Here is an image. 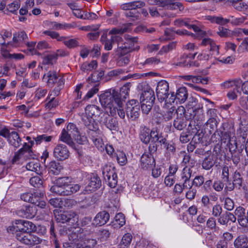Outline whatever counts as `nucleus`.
<instances>
[{
  "instance_id": "31",
  "label": "nucleus",
  "mask_w": 248,
  "mask_h": 248,
  "mask_svg": "<svg viewBox=\"0 0 248 248\" xmlns=\"http://www.w3.org/2000/svg\"><path fill=\"white\" fill-rule=\"evenodd\" d=\"M78 244L75 246L78 248H93L97 244V241L95 239L83 237V239L81 243H78Z\"/></svg>"
},
{
  "instance_id": "44",
  "label": "nucleus",
  "mask_w": 248,
  "mask_h": 248,
  "mask_svg": "<svg viewBox=\"0 0 248 248\" xmlns=\"http://www.w3.org/2000/svg\"><path fill=\"white\" fill-rule=\"evenodd\" d=\"M67 187L59 186L55 184L50 188V191L52 193H56L59 195L67 196Z\"/></svg>"
},
{
  "instance_id": "46",
  "label": "nucleus",
  "mask_w": 248,
  "mask_h": 248,
  "mask_svg": "<svg viewBox=\"0 0 248 248\" xmlns=\"http://www.w3.org/2000/svg\"><path fill=\"white\" fill-rule=\"evenodd\" d=\"M55 96H56L50 95V93L49 94V96L47 97L46 99H49L50 100L46 105V108L50 110L56 108L58 106L59 102L57 99H55Z\"/></svg>"
},
{
  "instance_id": "24",
  "label": "nucleus",
  "mask_w": 248,
  "mask_h": 248,
  "mask_svg": "<svg viewBox=\"0 0 248 248\" xmlns=\"http://www.w3.org/2000/svg\"><path fill=\"white\" fill-rule=\"evenodd\" d=\"M110 216L108 213L103 211L98 213L93 219V224L96 226H102L106 224L109 220Z\"/></svg>"
},
{
  "instance_id": "11",
  "label": "nucleus",
  "mask_w": 248,
  "mask_h": 248,
  "mask_svg": "<svg viewBox=\"0 0 248 248\" xmlns=\"http://www.w3.org/2000/svg\"><path fill=\"white\" fill-rule=\"evenodd\" d=\"M101 126H105L111 131H117L119 128L118 121L115 118H112L105 113L99 122Z\"/></svg>"
},
{
  "instance_id": "18",
  "label": "nucleus",
  "mask_w": 248,
  "mask_h": 248,
  "mask_svg": "<svg viewBox=\"0 0 248 248\" xmlns=\"http://www.w3.org/2000/svg\"><path fill=\"white\" fill-rule=\"evenodd\" d=\"M44 191L42 189L35 190L33 193L31 192H25L22 194L20 196V198L22 200L31 202L32 204L36 203L37 199L40 196H44Z\"/></svg>"
},
{
  "instance_id": "26",
  "label": "nucleus",
  "mask_w": 248,
  "mask_h": 248,
  "mask_svg": "<svg viewBox=\"0 0 248 248\" xmlns=\"http://www.w3.org/2000/svg\"><path fill=\"white\" fill-rule=\"evenodd\" d=\"M191 165L189 166H186L183 169L181 173V179L185 183L189 182L190 179L192 176V170L191 168L194 165L195 162L193 161L190 162Z\"/></svg>"
},
{
  "instance_id": "1",
  "label": "nucleus",
  "mask_w": 248,
  "mask_h": 248,
  "mask_svg": "<svg viewBox=\"0 0 248 248\" xmlns=\"http://www.w3.org/2000/svg\"><path fill=\"white\" fill-rule=\"evenodd\" d=\"M104 114L103 110L99 106L88 105L85 108L84 113H82L81 115L82 122L90 131L89 133V135L91 136L90 139L97 147L101 146L102 141L98 138L97 134L100 131L95 121L99 122Z\"/></svg>"
},
{
  "instance_id": "13",
  "label": "nucleus",
  "mask_w": 248,
  "mask_h": 248,
  "mask_svg": "<svg viewBox=\"0 0 248 248\" xmlns=\"http://www.w3.org/2000/svg\"><path fill=\"white\" fill-rule=\"evenodd\" d=\"M169 85L166 80H162L157 83L156 88V96L159 100L161 102L164 101L168 95Z\"/></svg>"
},
{
  "instance_id": "57",
  "label": "nucleus",
  "mask_w": 248,
  "mask_h": 248,
  "mask_svg": "<svg viewBox=\"0 0 248 248\" xmlns=\"http://www.w3.org/2000/svg\"><path fill=\"white\" fill-rule=\"evenodd\" d=\"M125 223L124 215L121 213L117 214L115 217V225H118L119 227L123 226Z\"/></svg>"
},
{
  "instance_id": "20",
  "label": "nucleus",
  "mask_w": 248,
  "mask_h": 248,
  "mask_svg": "<svg viewBox=\"0 0 248 248\" xmlns=\"http://www.w3.org/2000/svg\"><path fill=\"white\" fill-rule=\"evenodd\" d=\"M155 164V160L151 154H144L140 158V166L143 170H146L152 168Z\"/></svg>"
},
{
  "instance_id": "7",
  "label": "nucleus",
  "mask_w": 248,
  "mask_h": 248,
  "mask_svg": "<svg viewBox=\"0 0 248 248\" xmlns=\"http://www.w3.org/2000/svg\"><path fill=\"white\" fill-rule=\"evenodd\" d=\"M28 38V36L24 31L14 33L13 41L8 42L7 43L4 42L1 43V51H4L9 46L13 47H17L21 45L23 43H25L26 40Z\"/></svg>"
},
{
  "instance_id": "30",
  "label": "nucleus",
  "mask_w": 248,
  "mask_h": 248,
  "mask_svg": "<svg viewBox=\"0 0 248 248\" xmlns=\"http://www.w3.org/2000/svg\"><path fill=\"white\" fill-rule=\"evenodd\" d=\"M196 54L197 53L193 54L184 53L181 56L180 61L176 63V65L179 66H188L190 60H194Z\"/></svg>"
},
{
  "instance_id": "56",
  "label": "nucleus",
  "mask_w": 248,
  "mask_h": 248,
  "mask_svg": "<svg viewBox=\"0 0 248 248\" xmlns=\"http://www.w3.org/2000/svg\"><path fill=\"white\" fill-rule=\"evenodd\" d=\"M66 130L75 138L76 136L78 135L79 132L76 124L73 123H69L67 125Z\"/></svg>"
},
{
  "instance_id": "51",
  "label": "nucleus",
  "mask_w": 248,
  "mask_h": 248,
  "mask_svg": "<svg viewBox=\"0 0 248 248\" xmlns=\"http://www.w3.org/2000/svg\"><path fill=\"white\" fill-rule=\"evenodd\" d=\"M30 183L35 187L43 188V180L39 176L32 177L30 180Z\"/></svg>"
},
{
  "instance_id": "52",
  "label": "nucleus",
  "mask_w": 248,
  "mask_h": 248,
  "mask_svg": "<svg viewBox=\"0 0 248 248\" xmlns=\"http://www.w3.org/2000/svg\"><path fill=\"white\" fill-rule=\"evenodd\" d=\"M233 183L235 185V186L238 188L242 186L243 178L239 172L235 171L233 175Z\"/></svg>"
},
{
  "instance_id": "5",
  "label": "nucleus",
  "mask_w": 248,
  "mask_h": 248,
  "mask_svg": "<svg viewBox=\"0 0 248 248\" xmlns=\"http://www.w3.org/2000/svg\"><path fill=\"white\" fill-rule=\"evenodd\" d=\"M138 88L142 92L140 96V101L154 103L155 95L154 91L146 82H142L138 86Z\"/></svg>"
},
{
  "instance_id": "58",
  "label": "nucleus",
  "mask_w": 248,
  "mask_h": 248,
  "mask_svg": "<svg viewBox=\"0 0 248 248\" xmlns=\"http://www.w3.org/2000/svg\"><path fill=\"white\" fill-rule=\"evenodd\" d=\"M189 189L186 193V198L189 201L194 200L196 197L197 190L195 188H192V185L188 184Z\"/></svg>"
},
{
  "instance_id": "45",
  "label": "nucleus",
  "mask_w": 248,
  "mask_h": 248,
  "mask_svg": "<svg viewBox=\"0 0 248 248\" xmlns=\"http://www.w3.org/2000/svg\"><path fill=\"white\" fill-rule=\"evenodd\" d=\"M97 66V63L95 61H92L91 62H84L81 66V70L84 72H88L95 69Z\"/></svg>"
},
{
  "instance_id": "4",
  "label": "nucleus",
  "mask_w": 248,
  "mask_h": 248,
  "mask_svg": "<svg viewBox=\"0 0 248 248\" xmlns=\"http://www.w3.org/2000/svg\"><path fill=\"white\" fill-rule=\"evenodd\" d=\"M102 174L105 182L112 188L117 184V175L115 168L110 163L105 164L102 168Z\"/></svg>"
},
{
  "instance_id": "39",
  "label": "nucleus",
  "mask_w": 248,
  "mask_h": 248,
  "mask_svg": "<svg viewBox=\"0 0 248 248\" xmlns=\"http://www.w3.org/2000/svg\"><path fill=\"white\" fill-rule=\"evenodd\" d=\"M175 94L177 99H178L181 103H184L188 96L186 88L185 87H180L177 90Z\"/></svg>"
},
{
  "instance_id": "29",
  "label": "nucleus",
  "mask_w": 248,
  "mask_h": 248,
  "mask_svg": "<svg viewBox=\"0 0 248 248\" xmlns=\"http://www.w3.org/2000/svg\"><path fill=\"white\" fill-rule=\"evenodd\" d=\"M17 222L19 223L20 227L22 229L20 231L31 233L36 229L35 225L31 221L19 219Z\"/></svg>"
},
{
  "instance_id": "32",
  "label": "nucleus",
  "mask_w": 248,
  "mask_h": 248,
  "mask_svg": "<svg viewBox=\"0 0 248 248\" xmlns=\"http://www.w3.org/2000/svg\"><path fill=\"white\" fill-rule=\"evenodd\" d=\"M235 248H248V238L244 234L239 235L234 241Z\"/></svg>"
},
{
  "instance_id": "15",
  "label": "nucleus",
  "mask_w": 248,
  "mask_h": 248,
  "mask_svg": "<svg viewBox=\"0 0 248 248\" xmlns=\"http://www.w3.org/2000/svg\"><path fill=\"white\" fill-rule=\"evenodd\" d=\"M37 209L36 206H23L16 211V214L22 217L31 218L36 214Z\"/></svg>"
},
{
  "instance_id": "27",
  "label": "nucleus",
  "mask_w": 248,
  "mask_h": 248,
  "mask_svg": "<svg viewBox=\"0 0 248 248\" xmlns=\"http://www.w3.org/2000/svg\"><path fill=\"white\" fill-rule=\"evenodd\" d=\"M150 137L152 143L158 142L161 145L166 143V139L155 128H153L151 130V135Z\"/></svg>"
},
{
  "instance_id": "6",
  "label": "nucleus",
  "mask_w": 248,
  "mask_h": 248,
  "mask_svg": "<svg viewBox=\"0 0 248 248\" xmlns=\"http://www.w3.org/2000/svg\"><path fill=\"white\" fill-rule=\"evenodd\" d=\"M16 239L22 244L27 245H34L40 243L42 239L31 233L18 231L16 234Z\"/></svg>"
},
{
  "instance_id": "40",
  "label": "nucleus",
  "mask_w": 248,
  "mask_h": 248,
  "mask_svg": "<svg viewBox=\"0 0 248 248\" xmlns=\"http://www.w3.org/2000/svg\"><path fill=\"white\" fill-rule=\"evenodd\" d=\"M23 151L22 152L23 155V158L24 159H34L36 156L33 153L31 146H29L27 143L23 144L22 148Z\"/></svg>"
},
{
  "instance_id": "43",
  "label": "nucleus",
  "mask_w": 248,
  "mask_h": 248,
  "mask_svg": "<svg viewBox=\"0 0 248 248\" xmlns=\"http://www.w3.org/2000/svg\"><path fill=\"white\" fill-rule=\"evenodd\" d=\"M186 121L183 118L179 116L174 120L173 125L178 130H183L186 126Z\"/></svg>"
},
{
  "instance_id": "54",
  "label": "nucleus",
  "mask_w": 248,
  "mask_h": 248,
  "mask_svg": "<svg viewBox=\"0 0 248 248\" xmlns=\"http://www.w3.org/2000/svg\"><path fill=\"white\" fill-rule=\"evenodd\" d=\"M53 139V136H47L46 134L38 136L36 138H34L36 144H40L43 141L46 142H50Z\"/></svg>"
},
{
  "instance_id": "17",
  "label": "nucleus",
  "mask_w": 248,
  "mask_h": 248,
  "mask_svg": "<svg viewBox=\"0 0 248 248\" xmlns=\"http://www.w3.org/2000/svg\"><path fill=\"white\" fill-rule=\"evenodd\" d=\"M122 38L118 35L110 36L108 38V35L104 33L101 37V41L104 45V48L106 50H110L112 48V46L114 42H119Z\"/></svg>"
},
{
  "instance_id": "2",
  "label": "nucleus",
  "mask_w": 248,
  "mask_h": 248,
  "mask_svg": "<svg viewBox=\"0 0 248 248\" xmlns=\"http://www.w3.org/2000/svg\"><path fill=\"white\" fill-rule=\"evenodd\" d=\"M119 92L115 90H109L102 93L99 96L101 105L105 108L107 113L112 116L117 114L122 119L125 118L123 103L119 98Z\"/></svg>"
},
{
  "instance_id": "22",
  "label": "nucleus",
  "mask_w": 248,
  "mask_h": 248,
  "mask_svg": "<svg viewBox=\"0 0 248 248\" xmlns=\"http://www.w3.org/2000/svg\"><path fill=\"white\" fill-rule=\"evenodd\" d=\"M84 236V234L80 228L77 230L75 229V231L68 235L69 239L74 244L73 246L78 245V243H81Z\"/></svg>"
},
{
  "instance_id": "28",
  "label": "nucleus",
  "mask_w": 248,
  "mask_h": 248,
  "mask_svg": "<svg viewBox=\"0 0 248 248\" xmlns=\"http://www.w3.org/2000/svg\"><path fill=\"white\" fill-rule=\"evenodd\" d=\"M204 120L205 117L202 109L198 108L197 110H196V115L194 119L196 128H200L203 124Z\"/></svg>"
},
{
  "instance_id": "36",
  "label": "nucleus",
  "mask_w": 248,
  "mask_h": 248,
  "mask_svg": "<svg viewBox=\"0 0 248 248\" xmlns=\"http://www.w3.org/2000/svg\"><path fill=\"white\" fill-rule=\"evenodd\" d=\"M235 147L231 144L229 146V150L232 154V159L233 163L237 165L240 162V154L239 152H237L236 149L238 147L237 142H235Z\"/></svg>"
},
{
  "instance_id": "49",
  "label": "nucleus",
  "mask_w": 248,
  "mask_h": 248,
  "mask_svg": "<svg viewBox=\"0 0 248 248\" xmlns=\"http://www.w3.org/2000/svg\"><path fill=\"white\" fill-rule=\"evenodd\" d=\"M124 16L133 21L138 20L140 19V14L136 10L125 12Z\"/></svg>"
},
{
  "instance_id": "35",
  "label": "nucleus",
  "mask_w": 248,
  "mask_h": 248,
  "mask_svg": "<svg viewBox=\"0 0 248 248\" xmlns=\"http://www.w3.org/2000/svg\"><path fill=\"white\" fill-rule=\"evenodd\" d=\"M8 141L15 148H18L21 145V139L17 132L13 131L9 137Z\"/></svg>"
},
{
  "instance_id": "33",
  "label": "nucleus",
  "mask_w": 248,
  "mask_h": 248,
  "mask_svg": "<svg viewBox=\"0 0 248 248\" xmlns=\"http://www.w3.org/2000/svg\"><path fill=\"white\" fill-rule=\"evenodd\" d=\"M151 135V130L146 126L141 127L140 133V140L144 144H148L150 140V135Z\"/></svg>"
},
{
  "instance_id": "12",
  "label": "nucleus",
  "mask_w": 248,
  "mask_h": 248,
  "mask_svg": "<svg viewBox=\"0 0 248 248\" xmlns=\"http://www.w3.org/2000/svg\"><path fill=\"white\" fill-rule=\"evenodd\" d=\"M69 154L67 147L63 144H58L53 150V155L58 160L63 161L67 159Z\"/></svg>"
},
{
  "instance_id": "63",
  "label": "nucleus",
  "mask_w": 248,
  "mask_h": 248,
  "mask_svg": "<svg viewBox=\"0 0 248 248\" xmlns=\"http://www.w3.org/2000/svg\"><path fill=\"white\" fill-rule=\"evenodd\" d=\"M188 186L186 183H185L183 182L182 184L180 183H177L174 185L173 188V192L177 194H181L184 189L187 188Z\"/></svg>"
},
{
  "instance_id": "3",
  "label": "nucleus",
  "mask_w": 248,
  "mask_h": 248,
  "mask_svg": "<svg viewBox=\"0 0 248 248\" xmlns=\"http://www.w3.org/2000/svg\"><path fill=\"white\" fill-rule=\"evenodd\" d=\"M43 78L47 79V82L49 86L56 85L53 90L51 92L50 95L58 96L64 86L63 78L58 75L56 72L50 71L44 75Z\"/></svg>"
},
{
  "instance_id": "9",
  "label": "nucleus",
  "mask_w": 248,
  "mask_h": 248,
  "mask_svg": "<svg viewBox=\"0 0 248 248\" xmlns=\"http://www.w3.org/2000/svg\"><path fill=\"white\" fill-rule=\"evenodd\" d=\"M140 106L139 102L132 99L128 102L126 107V113L127 117L132 121L136 120L140 116Z\"/></svg>"
},
{
  "instance_id": "61",
  "label": "nucleus",
  "mask_w": 248,
  "mask_h": 248,
  "mask_svg": "<svg viewBox=\"0 0 248 248\" xmlns=\"http://www.w3.org/2000/svg\"><path fill=\"white\" fill-rule=\"evenodd\" d=\"M175 46L176 45L174 42L170 43L168 45L163 46L158 52V54L163 55L164 53H168L175 48Z\"/></svg>"
},
{
  "instance_id": "38",
  "label": "nucleus",
  "mask_w": 248,
  "mask_h": 248,
  "mask_svg": "<svg viewBox=\"0 0 248 248\" xmlns=\"http://www.w3.org/2000/svg\"><path fill=\"white\" fill-rule=\"evenodd\" d=\"M26 169L35 172L39 175L42 174L40 163L37 161H32L29 162L26 165Z\"/></svg>"
},
{
  "instance_id": "53",
  "label": "nucleus",
  "mask_w": 248,
  "mask_h": 248,
  "mask_svg": "<svg viewBox=\"0 0 248 248\" xmlns=\"http://www.w3.org/2000/svg\"><path fill=\"white\" fill-rule=\"evenodd\" d=\"M104 75L103 71H95L88 78L89 80H91L92 82H95L101 79Z\"/></svg>"
},
{
  "instance_id": "60",
  "label": "nucleus",
  "mask_w": 248,
  "mask_h": 248,
  "mask_svg": "<svg viewBox=\"0 0 248 248\" xmlns=\"http://www.w3.org/2000/svg\"><path fill=\"white\" fill-rule=\"evenodd\" d=\"M71 178L68 177H64L59 178L57 180L56 184L58 186H62L64 187L68 186L70 182Z\"/></svg>"
},
{
  "instance_id": "48",
  "label": "nucleus",
  "mask_w": 248,
  "mask_h": 248,
  "mask_svg": "<svg viewBox=\"0 0 248 248\" xmlns=\"http://www.w3.org/2000/svg\"><path fill=\"white\" fill-rule=\"evenodd\" d=\"M57 58V54L53 52L45 56L43 59L42 62L44 64L53 65L56 62Z\"/></svg>"
},
{
  "instance_id": "21",
  "label": "nucleus",
  "mask_w": 248,
  "mask_h": 248,
  "mask_svg": "<svg viewBox=\"0 0 248 248\" xmlns=\"http://www.w3.org/2000/svg\"><path fill=\"white\" fill-rule=\"evenodd\" d=\"M234 214L237 217L238 222L241 226L245 227L248 226V219L247 216L245 215V209L243 207H237L235 210Z\"/></svg>"
},
{
  "instance_id": "64",
  "label": "nucleus",
  "mask_w": 248,
  "mask_h": 248,
  "mask_svg": "<svg viewBox=\"0 0 248 248\" xmlns=\"http://www.w3.org/2000/svg\"><path fill=\"white\" fill-rule=\"evenodd\" d=\"M204 178L202 175H198L193 180L191 185L194 186L196 187H200L202 186V184H204Z\"/></svg>"
},
{
  "instance_id": "34",
  "label": "nucleus",
  "mask_w": 248,
  "mask_h": 248,
  "mask_svg": "<svg viewBox=\"0 0 248 248\" xmlns=\"http://www.w3.org/2000/svg\"><path fill=\"white\" fill-rule=\"evenodd\" d=\"M131 86V83L127 82L120 88L119 94H120L119 98L121 99L122 103L124 104V102H125V100L128 96Z\"/></svg>"
},
{
  "instance_id": "50",
  "label": "nucleus",
  "mask_w": 248,
  "mask_h": 248,
  "mask_svg": "<svg viewBox=\"0 0 248 248\" xmlns=\"http://www.w3.org/2000/svg\"><path fill=\"white\" fill-rule=\"evenodd\" d=\"M62 41L69 48H74L79 46L78 40L75 38L68 39L66 37L64 36L63 40Z\"/></svg>"
},
{
  "instance_id": "14",
  "label": "nucleus",
  "mask_w": 248,
  "mask_h": 248,
  "mask_svg": "<svg viewBox=\"0 0 248 248\" xmlns=\"http://www.w3.org/2000/svg\"><path fill=\"white\" fill-rule=\"evenodd\" d=\"M233 127L228 123H224L221 127L217 131L218 135L222 140H230L231 136L234 134Z\"/></svg>"
},
{
  "instance_id": "41",
  "label": "nucleus",
  "mask_w": 248,
  "mask_h": 248,
  "mask_svg": "<svg viewBox=\"0 0 248 248\" xmlns=\"http://www.w3.org/2000/svg\"><path fill=\"white\" fill-rule=\"evenodd\" d=\"M62 169V167L60 164L55 161H51L48 165L49 173L53 175H58Z\"/></svg>"
},
{
  "instance_id": "19",
  "label": "nucleus",
  "mask_w": 248,
  "mask_h": 248,
  "mask_svg": "<svg viewBox=\"0 0 248 248\" xmlns=\"http://www.w3.org/2000/svg\"><path fill=\"white\" fill-rule=\"evenodd\" d=\"M101 181L99 177L96 174H92L89 180V182L85 187L86 192L95 191L100 187Z\"/></svg>"
},
{
  "instance_id": "62",
  "label": "nucleus",
  "mask_w": 248,
  "mask_h": 248,
  "mask_svg": "<svg viewBox=\"0 0 248 248\" xmlns=\"http://www.w3.org/2000/svg\"><path fill=\"white\" fill-rule=\"evenodd\" d=\"M141 108L143 114L147 115L150 112L154 103L145 102H140Z\"/></svg>"
},
{
  "instance_id": "10",
  "label": "nucleus",
  "mask_w": 248,
  "mask_h": 248,
  "mask_svg": "<svg viewBox=\"0 0 248 248\" xmlns=\"http://www.w3.org/2000/svg\"><path fill=\"white\" fill-rule=\"evenodd\" d=\"M56 218L58 222L75 225L78 222V216L73 212H64L56 216Z\"/></svg>"
},
{
  "instance_id": "25",
  "label": "nucleus",
  "mask_w": 248,
  "mask_h": 248,
  "mask_svg": "<svg viewBox=\"0 0 248 248\" xmlns=\"http://www.w3.org/2000/svg\"><path fill=\"white\" fill-rule=\"evenodd\" d=\"M46 25L50 29L56 30L72 29L75 28L77 27L76 23H60L56 22L49 21L47 23Z\"/></svg>"
},
{
  "instance_id": "8",
  "label": "nucleus",
  "mask_w": 248,
  "mask_h": 248,
  "mask_svg": "<svg viewBox=\"0 0 248 248\" xmlns=\"http://www.w3.org/2000/svg\"><path fill=\"white\" fill-rule=\"evenodd\" d=\"M137 38H130L126 39L124 43H120L118 44V51L119 52L120 55H124L127 53L134 50L138 49L139 47L137 44Z\"/></svg>"
},
{
  "instance_id": "37",
  "label": "nucleus",
  "mask_w": 248,
  "mask_h": 248,
  "mask_svg": "<svg viewBox=\"0 0 248 248\" xmlns=\"http://www.w3.org/2000/svg\"><path fill=\"white\" fill-rule=\"evenodd\" d=\"M215 164L213 155H208L205 157L202 163V167L203 170H208L213 168Z\"/></svg>"
},
{
  "instance_id": "16",
  "label": "nucleus",
  "mask_w": 248,
  "mask_h": 248,
  "mask_svg": "<svg viewBox=\"0 0 248 248\" xmlns=\"http://www.w3.org/2000/svg\"><path fill=\"white\" fill-rule=\"evenodd\" d=\"M157 4L170 10L179 9L182 11L184 9L182 3L175 2L174 0H159Z\"/></svg>"
},
{
  "instance_id": "59",
  "label": "nucleus",
  "mask_w": 248,
  "mask_h": 248,
  "mask_svg": "<svg viewBox=\"0 0 248 248\" xmlns=\"http://www.w3.org/2000/svg\"><path fill=\"white\" fill-rule=\"evenodd\" d=\"M47 91L46 89L38 88L37 89L34 93V99L35 101H38L40 99L44 97L47 93Z\"/></svg>"
},
{
  "instance_id": "23",
  "label": "nucleus",
  "mask_w": 248,
  "mask_h": 248,
  "mask_svg": "<svg viewBox=\"0 0 248 248\" xmlns=\"http://www.w3.org/2000/svg\"><path fill=\"white\" fill-rule=\"evenodd\" d=\"M145 5V2L143 1H133L121 4L120 8L122 10L126 11L127 12L142 8Z\"/></svg>"
},
{
  "instance_id": "47",
  "label": "nucleus",
  "mask_w": 248,
  "mask_h": 248,
  "mask_svg": "<svg viewBox=\"0 0 248 248\" xmlns=\"http://www.w3.org/2000/svg\"><path fill=\"white\" fill-rule=\"evenodd\" d=\"M114 155L120 165L123 166L126 163L127 158L125 154L123 151H117Z\"/></svg>"
},
{
  "instance_id": "55",
  "label": "nucleus",
  "mask_w": 248,
  "mask_h": 248,
  "mask_svg": "<svg viewBox=\"0 0 248 248\" xmlns=\"http://www.w3.org/2000/svg\"><path fill=\"white\" fill-rule=\"evenodd\" d=\"M132 239V236L130 233H125L122 237L120 244L123 245L124 247L128 248Z\"/></svg>"
},
{
  "instance_id": "42",
  "label": "nucleus",
  "mask_w": 248,
  "mask_h": 248,
  "mask_svg": "<svg viewBox=\"0 0 248 248\" xmlns=\"http://www.w3.org/2000/svg\"><path fill=\"white\" fill-rule=\"evenodd\" d=\"M72 135L66 129H63L60 136V140L69 145L72 146L74 144V142L72 140Z\"/></svg>"
}]
</instances>
